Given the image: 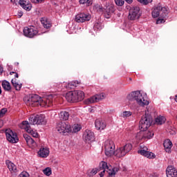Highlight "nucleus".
<instances>
[{"instance_id":"09e8293b","label":"nucleus","mask_w":177,"mask_h":177,"mask_svg":"<svg viewBox=\"0 0 177 177\" xmlns=\"http://www.w3.org/2000/svg\"><path fill=\"white\" fill-rule=\"evenodd\" d=\"M3 73V68L0 65V74H2Z\"/></svg>"},{"instance_id":"a878e982","label":"nucleus","mask_w":177,"mask_h":177,"mask_svg":"<svg viewBox=\"0 0 177 177\" xmlns=\"http://www.w3.org/2000/svg\"><path fill=\"white\" fill-rule=\"evenodd\" d=\"M41 23L43 25V27L44 28H50L52 27V23L50 22V20L46 17H43L41 19Z\"/></svg>"},{"instance_id":"79ce46f5","label":"nucleus","mask_w":177,"mask_h":177,"mask_svg":"<svg viewBox=\"0 0 177 177\" xmlns=\"http://www.w3.org/2000/svg\"><path fill=\"white\" fill-rule=\"evenodd\" d=\"M132 115V112L131 111H124L122 113L123 118H128Z\"/></svg>"},{"instance_id":"9b49d317","label":"nucleus","mask_w":177,"mask_h":177,"mask_svg":"<svg viewBox=\"0 0 177 177\" xmlns=\"http://www.w3.org/2000/svg\"><path fill=\"white\" fill-rule=\"evenodd\" d=\"M5 133L7 140H8L10 143H17V142H19L17 134L13 132V131L10 130V129H6Z\"/></svg>"},{"instance_id":"aec40b11","label":"nucleus","mask_w":177,"mask_h":177,"mask_svg":"<svg viewBox=\"0 0 177 177\" xmlns=\"http://www.w3.org/2000/svg\"><path fill=\"white\" fill-rule=\"evenodd\" d=\"M24 138L25 139L28 146H30V147H36L37 142L34 139L31 138V136H28V134L24 133L23 135Z\"/></svg>"},{"instance_id":"2eb2a0df","label":"nucleus","mask_w":177,"mask_h":177,"mask_svg":"<svg viewBox=\"0 0 177 177\" xmlns=\"http://www.w3.org/2000/svg\"><path fill=\"white\" fill-rule=\"evenodd\" d=\"M77 23H84V21H89L91 20V15L89 14L80 13L75 16V18Z\"/></svg>"},{"instance_id":"0eeeda50","label":"nucleus","mask_w":177,"mask_h":177,"mask_svg":"<svg viewBox=\"0 0 177 177\" xmlns=\"http://www.w3.org/2000/svg\"><path fill=\"white\" fill-rule=\"evenodd\" d=\"M41 124H45V115H32L29 118V124L41 125Z\"/></svg>"},{"instance_id":"6e6d98bb","label":"nucleus","mask_w":177,"mask_h":177,"mask_svg":"<svg viewBox=\"0 0 177 177\" xmlns=\"http://www.w3.org/2000/svg\"><path fill=\"white\" fill-rule=\"evenodd\" d=\"M17 64L19 65V63L17 62Z\"/></svg>"},{"instance_id":"58836bf2","label":"nucleus","mask_w":177,"mask_h":177,"mask_svg":"<svg viewBox=\"0 0 177 177\" xmlns=\"http://www.w3.org/2000/svg\"><path fill=\"white\" fill-rule=\"evenodd\" d=\"M136 139H138V140H142V139H145V135L143 133V130H140L136 136Z\"/></svg>"},{"instance_id":"5701e85b","label":"nucleus","mask_w":177,"mask_h":177,"mask_svg":"<svg viewBox=\"0 0 177 177\" xmlns=\"http://www.w3.org/2000/svg\"><path fill=\"white\" fill-rule=\"evenodd\" d=\"M146 150H147V148H145V149H141L138 151V153L141 154V156H144L147 158H154L156 157V156L152 152Z\"/></svg>"},{"instance_id":"423d86ee","label":"nucleus","mask_w":177,"mask_h":177,"mask_svg":"<svg viewBox=\"0 0 177 177\" xmlns=\"http://www.w3.org/2000/svg\"><path fill=\"white\" fill-rule=\"evenodd\" d=\"M142 16V10L139 6H133L129 11V20H138Z\"/></svg>"},{"instance_id":"dca6fc26","label":"nucleus","mask_w":177,"mask_h":177,"mask_svg":"<svg viewBox=\"0 0 177 177\" xmlns=\"http://www.w3.org/2000/svg\"><path fill=\"white\" fill-rule=\"evenodd\" d=\"M106 97L105 93L96 94L95 95L88 98L87 100L88 104H92V103H97L100 100H103Z\"/></svg>"},{"instance_id":"ea45409f","label":"nucleus","mask_w":177,"mask_h":177,"mask_svg":"<svg viewBox=\"0 0 177 177\" xmlns=\"http://www.w3.org/2000/svg\"><path fill=\"white\" fill-rule=\"evenodd\" d=\"M43 174L46 176H50L52 175V169L50 167H46L43 170Z\"/></svg>"},{"instance_id":"a211bd4d","label":"nucleus","mask_w":177,"mask_h":177,"mask_svg":"<svg viewBox=\"0 0 177 177\" xmlns=\"http://www.w3.org/2000/svg\"><path fill=\"white\" fill-rule=\"evenodd\" d=\"M66 99L69 103H77V91H69L66 95Z\"/></svg>"},{"instance_id":"72a5a7b5","label":"nucleus","mask_w":177,"mask_h":177,"mask_svg":"<svg viewBox=\"0 0 177 177\" xmlns=\"http://www.w3.org/2000/svg\"><path fill=\"white\" fill-rule=\"evenodd\" d=\"M70 117V113L67 111H62L59 113V118L64 121H67Z\"/></svg>"},{"instance_id":"f257e3e1","label":"nucleus","mask_w":177,"mask_h":177,"mask_svg":"<svg viewBox=\"0 0 177 177\" xmlns=\"http://www.w3.org/2000/svg\"><path fill=\"white\" fill-rule=\"evenodd\" d=\"M115 147L109 148L108 151L107 149H105V155L107 156V157H111V156L115 155L116 157H118V158H121V157H124L127 153H129L130 151L132 150V145L127 143L123 147H120L115 151Z\"/></svg>"},{"instance_id":"f8f14e48","label":"nucleus","mask_w":177,"mask_h":177,"mask_svg":"<svg viewBox=\"0 0 177 177\" xmlns=\"http://www.w3.org/2000/svg\"><path fill=\"white\" fill-rule=\"evenodd\" d=\"M100 12H103L106 19H110L111 14L114 12V8L111 6H100Z\"/></svg>"},{"instance_id":"39448f33","label":"nucleus","mask_w":177,"mask_h":177,"mask_svg":"<svg viewBox=\"0 0 177 177\" xmlns=\"http://www.w3.org/2000/svg\"><path fill=\"white\" fill-rule=\"evenodd\" d=\"M106 169H109L107 162L102 161L100 163L99 168L93 169L90 172L88 173V175L90 177L95 176V175H96L97 172H100V171H102L99 174V175L100 177H104Z\"/></svg>"},{"instance_id":"4c0bfd02","label":"nucleus","mask_w":177,"mask_h":177,"mask_svg":"<svg viewBox=\"0 0 177 177\" xmlns=\"http://www.w3.org/2000/svg\"><path fill=\"white\" fill-rule=\"evenodd\" d=\"M81 125L80 124H74L73 127H72V132L73 133H77V132H80V131H81Z\"/></svg>"},{"instance_id":"4468645a","label":"nucleus","mask_w":177,"mask_h":177,"mask_svg":"<svg viewBox=\"0 0 177 177\" xmlns=\"http://www.w3.org/2000/svg\"><path fill=\"white\" fill-rule=\"evenodd\" d=\"M53 104V95H48L46 97L41 98L40 106L41 107H50Z\"/></svg>"},{"instance_id":"a19ab883","label":"nucleus","mask_w":177,"mask_h":177,"mask_svg":"<svg viewBox=\"0 0 177 177\" xmlns=\"http://www.w3.org/2000/svg\"><path fill=\"white\" fill-rule=\"evenodd\" d=\"M140 3H142V5H149V3H151L153 2V0H137Z\"/></svg>"},{"instance_id":"b1692460","label":"nucleus","mask_w":177,"mask_h":177,"mask_svg":"<svg viewBox=\"0 0 177 177\" xmlns=\"http://www.w3.org/2000/svg\"><path fill=\"white\" fill-rule=\"evenodd\" d=\"M38 154L41 158H46L49 156V148L41 147L38 151Z\"/></svg>"},{"instance_id":"9d476101","label":"nucleus","mask_w":177,"mask_h":177,"mask_svg":"<svg viewBox=\"0 0 177 177\" xmlns=\"http://www.w3.org/2000/svg\"><path fill=\"white\" fill-rule=\"evenodd\" d=\"M24 34L25 37L34 38V37L38 34V30L35 26L25 27L24 29Z\"/></svg>"},{"instance_id":"20e7f679","label":"nucleus","mask_w":177,"mask_h":177,"mask_svg":"<svg viewBox=\"0 0 177 177\" xmlns=\"http://www.w3.org/2000/svg\"><path fill=\"white\" fill-rule=\"evenodd\" d=\"M153 123V117L151 115L145 113L141 118L139 124L140 131H146V129L150 128V126Z\"/></svg>"},{"instance_id":"49530a36","label":"nucleus","mask_w":177,"mask_h":177,"mask_svg":"<svg viewBox=\"0 0 177 177\" xmlns=\"http://www.w3.org/2000/svg\"><path fill=\"white\" fill-rule=\"evenodd\" d=\"M32 3H43L45 0H30Z\"/></svg>"},{"instance_id":"ddd939ff","label":"nucleus","mask_w":177,"mask_h":177,"mask_svg":"<svg viewBox=\"0 0 177 177\" xmlns=\"http://www.w3.org/2000/svg\"><path fill=\"white\" fill-rule=\"evenodd\" d=\"M41 98L38 95H34L28 100V104L31 107H37L41 106Z\"/></svg>"},{"instance_id":"864d4df0","label":"nucleus","mask_w":177,"mask_h":177,"mask_svg":"<svg viewBox=\"0 0 177 177\" xmlns=\"http://www.w3.org/2000/svg\"><path fill=\"white\" fill-rule=\"evenodd\" d=\"M1 124H2V122H0V128H2L3 125Z\"/></svg>"},{"instance_id":"bb28decb","label":"nucleus","mask_w":177,"mask_h":177,"mask_svg":"<svg viewBox=\"0 0 177 177\" xmlns=\"http://www.w3.org/2000/svg\"><path fill=\"white\" fill-rule=\"evenodd\" d=\"M120 171V167H116L113 168H110L108 166V169H106L105 172H107L109 175V176H114L117 172Z\"/></svg>"},{"instance_id":"7ed1b4c3","label":"nucleus","mask_w":177,"mask_h":177,"mask_svg":"<svg viewBox=\"0 0 177 177\" xmlns=\"http://www.w3.org/2000/svg\"><path fill=\"white\" fill-rule=\"evenodd\" d=\"M128 98L129 100H136V103L139 106L144 107V106H147L149 104V101L146 100V95H142L140 91H133L130 95H129Z\"/></svg>"},{"instance_id":"8fccbe9b","label":"nucleus","mask_w":177,"mask_h":177,"mask_svg":"<svg viewBox=\"0 0 177 177\" xmlns=\"http://www.w3.org/2000/svg\"><path fill=\"white\" fill-rule=\"evenodd\" d=\"M124 1H126L127 3H132V2H133V0H124Z\"/></svg>"},{"instance_id":"6ab92c4d","label":"nucleus","mask_w":177,"mask_h":177,"mask_svg":"<svg viewBox=\"0 0 177 177\" xmlns=\"http://www.w3.org/2000/svg\"><path fill=\"white\" fill-rule=\"evenodd\" d=\"M95 128L98 131H103L106 127V122L102 119H97L95 122Z\"/></svg>"},{"instance_id":"e433bc0d","label":"nucleus","mask_w":177,"mask_h":177,"mask_svg":"<svg viewBox=\"0 0 177 177\" xmlns=\"http://www.w3.org/2000/svg\"><path fill=\"white\" fill-rule=\"evenodd\" d=\"M93 0H78V2L80 5H86V6H90L92 5Z\"/></svg>"},{"instance_id":"c9c22d12","label":"nucleus","mask_w":177,"mask_h":177,"mask_svg":"<svg viewBox=\"0 0 177 177\" xmlns=\"http://www.w3.org/2000/svg\"><path fill=\"white\" fill-rule=\"evenodd\" d=\"M11 83L12 84L14 88H15L16 91H20V89H21V84L17 83L16 80H12Z\"/></svg>"},{"instance_id":"5fc2aeb1","label":"nucleus","mask_w":177,"mask_h":177,"mask_svg":"<svg viewBox=\"0 0 177 177\" xmlns=\"http://www.w3.org/2000/svg\"><path fill=\"white\" fill-rule=\"evenodd\" d=\"M13 0H11V1ZM15 3H16V2H17V0H14Z\"/></svg>"},{"instance_id":"de8ad7c7","label":"nucleus","mask_w":177,"mask_h":177,"mask_svg":"<svg viewBox=\"0 0 177 177\" xmlns=\"http://www.w3.org/2000/svg\"><path fill=\"white\" fill-rule=\"evenodd\" d=\"M13 74L15 75V78H19V73H16V72H10V75H13Z\"/></svg>"},{"instance_id":"412c9836","label":"nucleus","mask_w":177,"mask_h":177,"mask_svg":"<svg viewBox=\"0 0 177 177\" xmlns=\"http://www.w3.org/2000/svg\"><path fill=\"white\" fill-rule=\"evenodd\" d=\"M166 175L167 177H177L176 169L172 165L168 166L166 169Z\"/></svg>"},{"instance_id":"f704fd0d","label":"nucleus","mask_w":177,"mask_h":177,"mask_svg":"<svg viewBox=\"0 0 177 177\" xmlns=\"http://www.w3.org/2000/svg\"><path fill=\"white\" fill-rule=\"evenodd\" d=\"M6 165L8 166V169H10V171H12V172H16L17 170V167L16 165L15 164H13V162L7 160L6 161Z\"/></svg>"},{"instance_id":"603ef678","label":"nucleus","mask_w":177,"mask_h":177,"mask_svg":"<svg viewBox=\"0 0 177 177\" xmlns=\"http://www.w3.org/2000/svg\"><path fill=\"white\" fill-rule=\"evenodd\" d=\"M129 81L130 82H132V78L129 77Z\"/></svg>"},{"instance_id":"2f4dec72","label":"nucleus","mask_w":177,"mask_h":177,"mask_svg":"<svg viewBox=\"0 0 177 177\" xmlns=\"http://www.w3.org/2000/svg\"><path fill=\"white\" fill-rule=\"evenodd\" d=\"M143 133L144 139H151L154 136V132L147 131V129L143 130Z\"/></svg>"},{"instance_id":"473e14b6","label":"nucleus","mask_w":177,"mask_h":177,"mask_svg":"<svg viewBox=\"0 0 177 177\" xmlns=\"http://www.w3.org/2000/svg\"><path fill=\"white\" fill-rule=\"evenodd\" d=\"M76 98L77 102H81L85 98V93L82 91H76Z\"/></svg>"},{"instance_id":"7c9ffc66","label":"nucleus","mask_w":177,"mask_h":177,"mask_svg":"<svg viewBox=\"0 0 177 177\" xmlns=\"http://www.w3.org/2000/svg\"><path fill=\"white\" fill-rule=\"evenodd\" d=\"M1 85L4 91H7L8 92L12 91V86H10V83H9V82L3 80Z\"/></svg>"},{"instance_id":"1a4fd4ad","label":"nucleus","mask_w":177,"mask_h":177,"mask_svg":"<svg viewBox=\"0 0 177 177\" xmlns=\"http://www.w3.org/2000/svg\"><path fill=\"white\" fill-rule=\"evenodd\" d=\"M57 129L59 133H68V132H71L72 131L71 126L66 122H59L57 125Z\"/></svg>"},{"instance_id":"393cba45","label":"nucleus","mask_w":177,"mask_h":177,"mask_svg":"<svg viewBox=\"0 0 177 177\" xmlns=\"http://www.w3.org/2000/svg\"><path fill=\"white\" fill-rule=\"evenodd\" d=\"M163 146L166 153H171V149H172V142L169 139H167L163 142Z\"/></svg>"},{"instance_id":"37998d69","label":"nucleus","mask_w":177,"mask_h":177,"mask_svg":"<svg viewBox=\"0 0 177 177\" xmlns=\"http://www.w3.org/2000/svg\"><path fill=\"white\" fill-rule=\"evenodd\" d=\"M115 3L118 6H123L125 3V0H115Z\"/></svg>"},{"instance_id":"c756f323","label":"nucleus","mask_w":177,"mask_h":177,"mask_svg":"<svg viewBox=\"0 0 177 177\" xmlns=\"http://www.w3.org/2000/svg\"><path fill=\"white\" fill-rule=\"evenodd\" d=\"M165 121H167L165 117L160 115L155 119V124L156 125H162V124H165Z\"/></svg>"},{"instance_id":"f3484780","label":"nucleus","mask_w":177,"mask_h":177,"mask_svg":"<svg viewBox=\"0 0 177 177\" xmlns=\"http://www.w3.org/2000/svg\"><path fill=\"white\" fill-rule=\"evenodd\" d=\"M83 138L86 143H91L95 140V133L91 130H86L83 135Z\"/></svg>"},{"instance_id":"3c124183","label":"nucleus","mask_w":177,"mask_h":177,"mask_svg":"<svg viewBox=\"0 0 177 177\" xmlns=\"http://www.w3.org/2000/svg\"><path fill=\"white\" fill-rule=\"evenodd\" d=\"M18 16H19V17H21V16H23V12H19V15H18Z\"/></svg>"},{"instance_id":"c85d7f7f","label":"nucleus","mask_w":177,"mask_h":177,"mask_svg":"<svg viewBox=\"0 0 177 177\" xmlns=\"http://www.w3.org/2000/svg\"><path fill=\"white\" fill-rule=\"evenodd\" d=\"M115 145H114V142L113 140H107L105 142V145H104L105 150L109 151L110 149L115 148Z\"/></svg>"},{"instance_id":"c03bdc74","label":"nucleus","mask_w":177,"mask_h":177,"mask_svg":"<svg viewBox=\"0 0 177 177\" xmlns=\"http://www.w3.org/2000/svg\"><path fill=\"white\" fill-rule=\"evenodd\" d=\"M94 30H102V24L99 22H96L94 24Z\"/></svg>"},{"instance_id":"6e6552de","label":"nucleus","mask_w":177,"mask_h":177,"mask_svg":"<svg viewBox=\"0 0 177 177\" xmlns=\"http://www.w3.org/2000/svg\"><path fill=\"white\" fill-rule=\"evenodd\" d=\"M21 129H25V131L30 133L33 138H39V134H38V132L37 131L33 130L31 129V127L30 126V123L28 121H23L21 124Z\"/></svg>"},{"instance_id":"f03ea898","label":"nucleus","mask_w":177,"mask_h":177,"mask_svg":"<svg viewBox=\"0 0 177 177\" xmlns=\"http://www.w3.org/2000/svg\"><path fill=\"white\" fill-rule=\"evenodd\" d=\"M168 15V10L167 8L162 7L161 6L158 5V6L155 7L152 11V17H161L162 19H158L156 21V24H160V23H164L165 21L166 16Z\"/></svg>"},{"instance_id":"a18cd8bd","label":"nucleus","mask_w":177,"mask_h":177,"mask_svg":"<svg viewBox=\"0 0 177 177\" xmlns=\"http://www.w3.org/2000/svg\"><path fill=\"white\" fill-rule=\"evenodd\" d=\"M8 109L6 108H3L0 111V118H2L6 114Z\"/></svg>"},{"instance_id":"4be33fe9","label":"nucleus","mask_w":177,"mask_h":177,"mask_svg":"<svg viewBox=\"0 0 177 177\" xmlns=\"http://www.w3.org/2000/svg\"><path fill=\"white\" fill-rule=\"evenodd\" d=\"M19 3L21 6V8H23V9H24L25 10H28V12H30V10L32 8L31 3H27V1L26 0H19Z\"/></svg>"},{"instance_id":"cd10ccee","label":"nucleus","mask_w":177,"mask_h":177,"mask_svg":"<svg viewBox=\"0 0 177 177\" xmlns=\"http://www.w3.org/2000/svg\"><path fill=\"white\" fill-rule=\"evenodd\" d=\"M80 84H81L80 81H77V80L72 81L67 84L66 88L67 89H74L75 88H77V86H78V85H80Z\"/></svg>"}]
</instances>
